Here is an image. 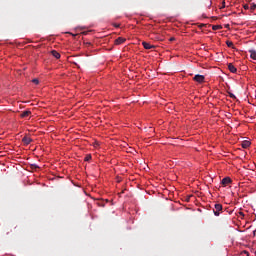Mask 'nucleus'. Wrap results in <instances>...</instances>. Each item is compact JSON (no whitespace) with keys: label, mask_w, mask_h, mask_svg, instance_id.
<instances>
[{"label":"nucleus","mask_w":256,"mask_h":256,"mask_svg":"<svg viewBox=\"0 0 256 256\" xmlns=\"http://www.w3.org/2000/svg\"><path fill=\"white\" fill-rule=\"evenodd\" d=\"M222 210H223V206L221 204H215L214 210H213L214 215L216 217H219V211H222Z\"/></svg>","instance_id":"f257e3e1"},{"label":"nucleus","mask_w":256,"mask_h":256,"mask_svg":"<svg viewBox=\"0 0 256 256\" xmlns=\"http://www.w3.org/2000/svg\"><path fill=\"white\" fill-rule=\"evenodd\" d=\"M194 81H196V83H204L205 76L197 74L194 76Z\"/></svg>","instance_id":"f03ea898"},{"label":"nucleus","mask_w":256,"mask_h":256,"mask_svg":"<svg viewBox=\"0 0 256 256\" xmlns=\"http://www.w3.org/2000/svg\"><path fill=\"white\" fill-rule=\"evenodd\" d=\"M125 41H127V39L123 38V37H118L115 40V45H122V43H125Z\"/></svg>","instance_id":"7ed1b4c3"},{"label":"nucleus","mask_w":256,"mask_h":256,"mask_svg":"<svg viewBox=\"0 0 256 256\" xmlns=\"http://www.w3.org/2000/svg\"><path fill=\"white\" fill-rule=\"evenodd\" d=\"M142 45H143L144 49H155V46L151 45L148 42H142Z\"/></svg>","instance_id":"20e7f679"},{"label":"nucleus","mask_w":256,"mask_h":256,"mask_svg":"<svg viewBox=\"0 0 256 256\" xmlns=\"http://www.w3.org/2000/svg\"><path fill=\"white\" fill-rule=\"evenodd\" d=\"M229 183H231V178L225 177L222 179V185H224V187H227V185H229Z\"/></svg>","instance_id":"39448f33"},{"label":"nucleus","mask_w":256,"mask_h":256,"mask_svg":"<svg viewBox=\"0 0 256 256\" xmlns=\"http://www.w3.org/2000/svg\"><path fill=\"white\" fill-rule=\"evenodd\" d=\"M24 145H29V143H31V141H33V139H31V137H28V136H25L23 139H22Z\"/></svg>","instance_id":"423d86ee"},{"label":"nucleus","mask_w":256,"mask_h":256,"mask_svg":"<svg viewBox=\"0 0 256 256\" xmlns=\"http://www.w3.org/2000/svg\"><path fill=\"white\" fill-rule=\"evenodd\" d=\"M228 69L231 73H237V68L233 64H228Z\"/></svg>","instance_id":"0eeeda50"},{"label":"nucleus","mask_w":256,"mask_h":256,"mask_svg":"<svg viewBox=\"0 0 256 256\" xmlns=\"http://www.w3.org/2000/svg\"><path fill=\"white\" fill-rule=\"evenodd\" d=\"M241 145H242L243 149H247V147L251 146V142L248 140H244Z\"/></svg>","instance_id":"6e6552de"},{"label":"nucleus","mask_w":256,"mask_h":256,"mask_svg":"<svg viewBox=\"0 0 256 256\" xmlns=\"http://www.w3.org/2000/svg\"><path fill=\"white\" fill-rule=\"evenodd\" d=\"M51 54L53 55V57H55V59H61V54H59V52L53 50Z\"/></svg>","instance_id":"1a4fd4ad"},{"label":"nucleus","mask_w":256,"mask_h":256,"mask_svg":"<svg viewBox=\"0 0 256 256\" xmlns=\"http://www.w3.org/2000/svg\"><path fill=\"white\" fill-rule=\"evenodd\" d=\"M29 115H31V111H30V110H26V111H24V112L20 115V117L25 118V117H29Z\"/></svg>","instance_id":"9d476101"},{"label":"nucleus","mask_w":256,"mask_h":256,"mask_svg":"<svg viewBox=\"0 0 256 256\" xmlns=\"http://www.w3.org/2000/svg\"><path fill=\"white\" fill-rule=\"evenodd\" d=\"M251 59H254L256 61V51L255 50H249Z\"/></svg>","instance_id":"9b49d317"},{"label":"nucleus","mask_w":256,"mask_h":256,"mask_svg":"<svg viewBox=\"0 0 256 256\" xmlns=\"http://www.w3.org/2000/svg\"><path fill=\"white\" fill-rule=\"evenodd\" d=\"M223 27L221 25H214L212 26L213 31H219V29H222Z\"/></svg>","instance_id":"f8f14e48"},{"label":"nucleus","mask_w":256,"mask_h":256,"mask_svg":"<svg viewBox=\"0 0 256 256\" xmlns=\"http://www.w3.org/2000/svg\"><path fill=\"white\" fill-rule=\"evenodd\" d=\"M32 83H34L35 85H39V79L34 78V79L32 80Z\"/></svg>","instance_id":"ddd939ff"},{"label":"nucleus","mask_w":256,"mask_h":256,"mask_svg":"<svg viewBox=\"0 0 256 256\" xmlns=\"http://www.w3.org/2000/svg\"><path fill=\"white\" fill-rule=\"evenodd\" d=\"M226 45H227V47H233V42L227 41V42H226Z\"/></svg>","instance_id":"4468645a"},{"label":"nucleus","mask_w":256,"mask_h":256,"mask_svg":"<svg viewBox=\"0 0 256 256\" xmlns=\"http://www.w3.org/2000/svg\"><path fill=\"white\" fill-rule=\"evenodd\" d=\"M85 161H91V155L90 154L85 157Z\"/></svg>","instance_id":"2eb2a0df"},{"label":"nucleus","mask_w":256,"mask_h":256,"mask_svg":"<svg viewBox=\"0 0 256 256\" xmlns=\"http://www.w3.org/2000/svg\"><path fill=\"white\" fill-rule=\"evenodd\" d=\"M250 9H251V11L255 10L256 9V4H251Z\"/></svg>","instance_id":"dca6fc26"},{"label":"nucleus","mask_w":256,"mask_h":256,"mask_svg":"<svg viewBox=\"0 0 256 256\" xmlns=\"http://www.w3.org/2000/svg\"><path fill=\"white\" fill-rule=\"evenodd\" d=\"M94 147H99V142H94Z\"/></svg>","instance_id":"f3484780"},{"label":"nucleus","mask_w":256,"mask_h":256,"mask_svg":"<svg viewBox=\"0 0 256 256\" xmlns=\"http://www.w3.org/2000/svg\"><path fill=\"white\" fill-rule=\"evenodd\" d=\"M169 41H175V37L170 38Z\"/></svg>","instance_id":"a211bd4d"},{"label":"nucleus","mask_w":256,"mask_h":256,"mask_svg":"<svg viewBox=\"0 0 256 256\" xmlns=\"http://www.w3.org/2000/svg\"><path fill=\"white\" fill-rule=\"evenodd\" d=\"M224 7H225V2H223V5H222L221 9H224Z\"/></svg>","instance_id":"6ab92c4d"},{"label":"nucleus","mask_w":256,"mask_h":256,"mask_svg":"<svg viewBox=\"0 0 256 256\" xmlns=\"http://www.w3.org/2000/svg\"><path fill=\"white\" fill-rule=\"evenodd\" d=\"M244 9H249V6H248V5H245V6H244Z\"/></svg>","instance_id":"aec40b11"},{"label":"nucleus","mask_w":256,"mask_h":256,"mask_svg":"<svg viewBox=\"0 0 256 256\" xmlns=\"http://www.w3.org/2000/svg\"><path fill=\"white\" fill-rule=\"evenodd\" d=\"M114 27H119V24H114Z\"/></svg>","instance_id":"412c9836"},{"label":"nucleus","mask_w":256,"mask_h":256,"mask_svg":"<svg viewBox=\"0 0 256 256\" xmlns=\"http://www.w3.org/2000/svg\"><path fill=\"white\" fill-rule=\"evenodd\" d=\"M230 97L234 98V97H235V95H233V94H230Z\"/></svg>","instance_id":"4be33fe9"},{"label":"nucleus","mask_w":256,"mask_h":256,"mask_svg":"<svg viewBox=\"0 0 256 256\" xmlns=\"http://www.w3.org/2000/svg\"><path fill=\"white\" fill-rule=\"evenodd\" d=\"M247 256H249V254H247ZM255 256H256V251H255Z\"/></svg>","instance_id":"5701e85b"},{"label":"nucleus","mask_w":256,"mask_h":256,"mask_svg":"<svg viewBox=\"0 0 256 256\" xmlns=\"http://www.w3.org/2000/svg\"><path fill=\"white\" fill-rule=\"evenodd\" d=\"M34 167H37V165H33Z\"/></svg>","instance_id":"b1692460"}]
</instances>
